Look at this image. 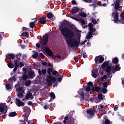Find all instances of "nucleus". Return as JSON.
Instances as JSON below:
<instances>
[{"label":"nucleus","mask_w":124,"mask_h":124,"mask_svg":"<svg viewBox=\"0 0 124 124\" xmlns=\"http://www.w3.org/2000/svg\"><path fill=\"white\" fill-rule=\"evenodd\" d=\"M79 10H80V9H79V8H78V7H74L72 8V11L73 12V13H74V14H76V13H78Z\"/></svg>","instance_id":"25"},{"label":"nucleus","mask_w":124,"mask_h":124,"mask_svg":"<svg viewBox=\"0 0 124 124\" xmlns=\"http://www.w3.org/2000/svg\"><path fill=\"white\" fill-rule=\"evenodd\" d=\"M101 91V88L99 86H93L92 88V91L93 93H94V92H96V93H99Z\"/></svg>","instance_id":"13"},{"label":"nucleus","mask_w":124,"mask_h":124,"mask_svg":"<svg viewBox=\"0 0 124 124\" xmlns=\"http://www.w3.org/2000/svg\"><path fill=\"white\" fill-rule=\"evenodd\" d=\"M87 114L89 115L90 116H94V113H97V112L93 108H90L89 109H87Z\"/></svg>","instance_id":"8"},{"label":"nucleus","mask_w":124,"mask_h":124,"mask_svg":"<svg viewBox=\"0 0 124 124\" xmlns=\"http://www.w3.org/2000/svg\"><path fill=\"white\" fill-rule=\"evenodd\" d=\"M39 55L42 59H45L46 57L43 55V53H40Z\"/></svg>","instance_id":"48"},{"label":"nucleus","mask_w":124,"mask_h":124,"mask_svg":"<svg viewBox=\"0 0 124 124\" xmlns=\"http://www.w3.org/2000/svg\"><path fill=\"white\" fill-rule=\"evenodd\" d=\"M24 89H23V87H18L16 89V91H17V92H24Z\"/></svg>","instance_id":"40"},{"label":"nucleus","mask_w":124,"mask_h":124,"mask_svg":"<svg viewBox=\"0 0 124 124\" xmlns=\"http://www.w3.org/2000/svg\"><path fill=\"white\" fill-rule=\"evenodd\" d=\"M93 37V35H90V34L88 33L87 35L86 36V39L89 40V39H91Z\"/></svg>","instance_id":"44"},{"label":"nucleus","mask_w":124,"mask_h":124,"mask_svg":"<svg viewBox=\"0 0 124 124\" xmlns=\"http://www.w3.org/2000/svg\"><path fill=\"white\" fill-rule=\"evenodd\" d=\"M88 34H90V35H93V33L92 31H91V30H89V31L88 33Z\"/></svg>","instance_id":"55"},{"label":"nucleus","mask_w":124,"mask_h":124,"mask_svg":"<svg viewBox=\"0 0 124 124\" xmlns=\"http://www.w3.org/2000/svg\"><path fill=\"white\" fill-rule=\"evenodd\" d=\"M47 64H48V63H47V62H42L43 65H45V66H46V65H47Z\"/></svg>","instance_id":"64"},{"label":"nucleus","mask_w":124,"mask_h":124,"mask_svg":"<svg viewBox=\"0 0 124 124\" xmlns=\"http://www.w3.org/2000/svg\"><path fill=\"white\" fill-rule=\"evenodd\" d=\"M38 72L39 73V75H40V76H41V75H45V74H46V73H47V70H46V69H43L42 70L39 69L38 70Z\"/></svg>","instance_id":"17"},{"label":"nucleus","mask_w":124,"mask_h":124,"mask_svg":"<svg viewBox=\"0 0 124 124\" xmlns=\"http://www.w3.org/2000/svg\"><path fill=\"white\" fill-rule=\"evenodd\" d=\"M47 17L48 19L50 20H53V18H54V15L51 12L47 14Z\"/></svg>","instance_id":"23"},{"label":"nucleus","mask_w":124,"mask_h":124,"mask_svg":"<svg viewBox=\"0 0 124 124\" xmlns=\"http://www.w3.org/2000/svg\"><path fill=\"white\" fill-rule=\"evenodd\" d=\"M30 27L31 29H33L35 27V23L34 22H31L30 23Z\"/></svg>","instance_id":"32"},{"label":"nucleus","mask_w":124,"mask_h":124,"mask_svg":"<svg viewBox=\"0 0 124 124\" xmlns=\"http://www.w3.org/2000/svg\"><path fill=\"white\" fill-rule=\"evenodd\" d=\"M38 20L39 21H38V23H40L43 25L46 24V17L42 16Z\"/></svg>","instance_id":"16"},{"label":"nucleus","mask_w":124,"mask_h":124,"mask_svg":"<svg viewBox=\"0 0 124 124\" xmlns=\"http://www.w3.org/2000/svg\"><path fill=\"white\" fill-rule=\"evenodd\" d=\"M48 34L46 33V34L43 36V38H41V44L42 45V49L43 51H45L46 53L51 57L52 59L56 60L57 59V56L54 55V53L51 50L50 48L47 47L48 45Z\"/></svg>","instance_id":"2"},{"label":"nucleus","mask_w":124,"mask_h":124,"mask_svg":"<svg viewBox=\"0 0 124 124\" xmlns=\"http://www.w3.org/2000/svg\"><path fill=\"white\" fill-rule=\"evenodd\" d=\"M50 107H49V106H47V105H45L44 107V108L45 110H47L48 109H49Z\"/></svg>","instance_id":"51"},{"label":"nucleus","mask_w":124,"mask_h":124,"mask_svg":"<svg viewBox=\"0 0 124 124\" xmlns=\"http://www.w3.org/2000/svg\"><path fill=\"white\" fill-rule=\"evenodd\" d=\"M96 31V29L95 28H93L91 30V31H93V32H95V31Z\"/></svg>","instance_id":"59"},{"label":"nucleus","mask_w":124,"mask_h":124,"mask_svg":"<svg viewBox=\"0 0 124 124\" xmlns=\"http://www.w3.org/2000/svg\"><path fill=\"white\" fill-rule=\"evenodd\" d=\"M6 59H9V60H14L15 59V55L14 54L9 53L6 55Z\"/></svg>","instance_id":"18"},{"label":"nucleus","mask_w":124,"mask_h":124,"mask_svg":"<svg viewBox=\"0 0 124 124\" xmlns=\"http://www.w3.org/2000/svg\"><path fill=\"white\" fill-rule=\"evenodd\" d=\"M110 65L108 66L106 68V71L107 72V74L108 76H110L113 73H116L117 71H120V66L116 65L115 66L112 64V63H109Z\"/></svg>","instance_id":"3"},{"label":"nucleus","mask_w":124,"mask_h":124,"mask_svg":"<svg viewBox=\"0 0 124 124\" xmlns=\"http://www.w3.org/2000/svg\"><path fill=\"white\" fill-rule=\"evenodd\" d=\"M78 15V16H81V17H87V14L84 13L83 12H82L81 13H79Z\"/></svg>","instance_id":"27"},{"label":"nucleus","mask_w":124,"mask_h":124,"mask_svg":"<svg viewBox=\"0 0 124 124\" xmlns=\"http://www.w3.org/2000/svg\"><path fill=\"white\" fill-rule=\"evenodd\" d=\"M52 75H54V76L57 75V77H59V76H60V74H59V73L58 72V71L55 70V71H53L52 72Z\"/></svg>","instance_id":"37"},{"label":"nucleus","mask_w":124,"mask_h":124,"mask_svg":"<svg viewBox=\"0 0 124 124\" xmlns=\"http://www.w3.org/2000/svg\"><path fill=\"white\" fill-rule=\"evenodd\" d=\"M99 75V74H98V70L97 69L93 70L92 71V77H93V78H97V77H98Z\"/></svg>","instance_id":"12"},{"label":"nucleus","mask_w":124,"mask_h":124,"mask_svg":"<svg viewBox=\"0 0 124 124\" xmlns=\"http://www.w3.org/2000/svg\"><path fill=\"white\" fill-rule=\"evenodd\" d=\"M98 99L101 101L102 99H103V95L102 94H99L98 95Z\"/></svg>","instance_id":"38"},{"label":"nucleus","mask_w":124,"mask_h":124,"mask_svg":"<svg viewBox=\"0 0 124 124\" xmlns=\"http://www.w3.org/2000/svg\"><path fill=\"white\" fill-rule=\"evenodd\" d=\"M28 77L29 79H32L35 77V75L33 70H31L29 72Z\"/></svg>","instance_id":"10"},{"label":"nucleus","mask_w":124,"mask_h":124,"mask_svg":"<svg viewBox=\"0 0 124 124\" xmlns=\"http://www.w3.org/2000/svg\"><path fill=\"white\" fill-rule=\"evenodd\" d=\"M10 84L11 83H9L8 84H6V85H5L6 89L8 91H9V90H11V89H12V87L11 86Z\"/></svg>","instance_id":"29"},{"label":"nucleus","mask_w":124,"mask_h":124,"mask_svg":"<svg viewBox=\"0 0 124 124\" xmlns=\"http://www.w3.org/2000/svg\"><path fill=\"white\" fill-rule=\"evenodd\" d=\"M89 30H91L93 29V23H90L89 25Z\"/></svg>","instance_id":"43"},{"label":"nucleus","mask_w":124,"mask_h":124,"mask_svg":"<svg viewBox=\"0 0 124 124\" xmlns=\"http://www.w3.org/2000/svg\"><path fill=\"white\" fill-rule=\"evenodd\" d=\"M21 35L22 36H26V37H29V36H30V34L28 32L26 31L25 32H23L21 34Z\"/></svg>","instance_id":"31"},{"label":"nucleus","mask_w":124,"mask_h":124,"mask_svg":"<svg viewBox=\"0 0 124 124\" xmlns=\"http://www.w3.org/2000/svg\"><path fill=\"white\" fill-rule=\"evenodd\" d=\"M50 97L53 100L55 99L56 98V96L55 95V93H53V92H51L50 93Z\"/></svg>","instance_id":"36"},{"label":"nucleus","mask_w":124,"mask_h":124,"mask_svg":"<svg viewBox=\"0 0 124 124\" xmlns=\"http://www.w3.org/2000/svg\"><path fill=\"white\" fill-rule=\"evenodd\" d=\"M27 79H28V76L26 74H24L20 79V81L24 82V81H27Z\"/></svg>","instance_id":"22"},{"label":"nucleus","mask_w":124,"mask_h":124,"mask_svg":"<svg viewBox=\"0 0 124 124\" xmlns=\"http://www.w3.org/2000/svg\"><path fill=\"white\" fill-rule=\"evenodd\" d=\"M53 69L52 68H48L47 69V74L49 76H47L46 78V82L48 84V86H52L53 85V82L55 83L57 81L56 78L52 76L51 72H52Z\"/></svg>","instance_id":"4"},{"label":"nucleus","mask_w":124,"mask_h":124,"mask_svg":"<svg viewBox=\"0 0 124 124\" xmlns=\"http://www.w3.org/2000/svg\"><path fill=\"white\" fill-rule=\"evenodd\" d=\"M31 80H28V81H27L26 82V83H25V86H26V87H29V86L31 85Z\"/></svg>","instance_id":"39"},{"label":"nucleus","mask_w":124,"mask_h":124,"mask_svg":"<svg viewBox=\"0 0 124 124\" xmlns=\"http://www.w3.org/2000/svg\"><path fill=\"white\" fill-rule=\"evenodd\" d=\"M16 105L18 107H21V106H25V103L21 101L20 99L16 98Z\"/></svg>","instance_id":"14"},{"label":"nucleus","mask_w":124,"mask_h":124,"mask_svg":"<svg viewBox=\"0 0 124 124\" xmlns=\"http://www.w3.org/2000/svg\"><path fill=\"white\" fill-rule=\"evenodd\" d=\"M16 77H17V75H15L9 78L8 82L9 84H13V82H16Z\"/></svg>","instance_id":"15"},{"label":"nucleus","mask_w":124,"mask_h":124,"mask_svg":"<svg viewBox=\"0 0 124 124\" xmlns=\"http://www.w3.org/2000/svg\"><path fill=\"white\" fill-rule=\"evenodd\" d=\"M115 3V9L116 10H118L119 8H120V4H118V3Z\"/></svg>","instance_id":"41"},{"label":"nucleus","mask_w":124,"mask_h":124,"mask_svg":"<svg viewBox=\"0 0 124 124\" xmlns=\"http://www.w3.org/2000/svg\"><path fill=\"white\" fill-rule=\"evenodd\" d=\"M28 105H29L30 106H32V101H29Z\"/></svg>","instance_id":"57"},{"label":"nucleus","mask_w":124,"mask_h":124,"mask_svg":"<svg viewBox=\"0 0 124 124\" xmlns=\"http://www.w3.org/2000/svg\"><path fill=\"white\" fill-rule=\"evenodd\" d=\"M87 53H83V57L84 58V59H86V58H87Z\"/></svg>","instance_id":"60"},{"label":"nucleus","mask_w":124,"mask_h":124,"mask_svg":"<svg viewBox=\"0 0 124 124\" xmlns=\"http://www.w3.org/2000/svg\"><path fill=\"white\" fill-rule=\"evenodd\" d=\"M78 94H80L79 96L81 100H84L85 99V93L83 92V89H80L79 91L78 92Z\"/></svg>","instance_id":"11"},{"label":"nucleus","mask_w":124,"mask_h":124,"mask_svg":"<svg viewBox=\"0 0 124 124\" xmlns=\"http://www.w3.org/2000/svg\"><path fill=\"white\" fill-rule=\"evenodd\" d=\"M8 108H7V107L4 104L1 103L0 104V116L3 118V117H6V113H7V111Z\"/></svg>","instance_id":"6"},{"label":"nucleus","mask_w":124,"mask_h":124,"mask_svg":"<svg viewBox=\"0 0 124 124\" xmlns=\"http://www.w3.org/2000/svg\"><path fill=\"white\" fill-rule=\"evenodd\" d=\"M17 96L19 98H23L24 93L22 92H19L17 93Z\"/></svg>","instance_id":"30"},{"label":"nucleus","mask_w":124,"mask_h":124,"mask_svg":"<svg viewBox=\"0 0 124 124\" xmlns=\"http://www.w3.org/2000/svg\"><path fill=\"white\" fill-rule=\"evenodd\" d=\"M101 92L102 93H107V92H108V90H107V89H106L105 88H103L101 89Z\"/></svg>","instance_id":"42"},{"label":"nucleus","mask_w":124,"mask_h":124,"mask_svg":"<svg viewBox=\"0 0 124 124\" xmlns=\"http://www.w3.org/2000/svg\"><path fill=\"white\" fill-rule=\"evenodd\" d=\"M8 116L10 118H11L12 117H15V116H17V113H16V112H15V111L10 112Z\"/></svg>","instance_id":"26"},{"label":"nucleus","mask_w":124,"mask_h":124,"mask_svg":"<svg viewBox=\"0 0 124 124\" xmlns=\"http://www.w3.org/2000/svg\"><path fill=\"white\" fill-rule=\"evenodd\" d=\"M102 124H112V122H110L109 119H106L104 123H103Z\"/></svg>","instance_id":"33"},{"label":"nucleus","mask_w":124,"mask_h":124,"mask_svg":"<svg viewBox=\"0 0 124 124\" xmlns=\"http://www.w3.org/2000/svg\"><path fill=\"white\" fill-rule=\"evenodd\" d=\"M64 24H65V25H69V24H70V22H68L67 21H65V22H64Z\"/></svg>","instance_id":"62"},{"label":"nucleus","mask_w":124,"mask_h":124,"mask_svg":"<svg viewBox=\"0 0 124 124\" xmlns=\"http://www.w3.org/2000/svg\"><path fill=\"white\" fill-rule=\"evenodd\" d=\"M116 1L114 2V3H118L120 4L121 0H115Z\"/></svg>","instance_id":"58"},{"label":"nucleus","mask_w":124,"mask_h":124,"mask_svg":"<svg viewBox=\"0 0 124 124\" xmlns=\"http://www.w3.org/2000/svg\"><path fill=\"white\" fill-rule=\"evenodd\" d=\"M110 62H111V61H108L107 62H105L101 66L102 68H103V69H104L106 67H107V66H110V65H109Z\"/></svg>","instance_id":"19"},{"label":"nucleus","mask_w":124,"mask_h":124,"mask_svg":"<svg viewBox=\"0 0 124 124\" xmlns=\"http://www.w3.org/2000/svg\"><path fill=\"white\" fill-rule=\"evenodd\" d=\"M86 90L87 91V92H90V91H91V87L89 86H86Z\"/></svg>","instance_id":"47"},{"label":"nucleus","mask_w":124,"mask_h":124,"mask_svg":"<svg viewBox=\"0 0 124 124\" xmlns=\"http://www.w3.org/2000/svg\"><path fill=\"white\" fill-rule=\"evenodd\" d=\"M103 86L104 88H106L108 87V85L107 84V82H105L104 83H103Z\"/></svg>","instance_id":"46"},{"label":"nucleus","mask_w":124,"mask_h":124,"mask_svg":"<svg viewBox=\"0 0 124 124\" xmlns=\"http://www.w3.org/2000/svg\"><path fill=\"white\" fill-rule=\"evenodd\" d=\"M19 62V61H18V60H14V63L15 65L16 64H18V62Z\"/></svg>","instance_id":"56"},{"label":"nucleus","mask_w":124,"mask_h":124,"mask_svg":"<svg viewBox=\"0 0 124 124\" xmlns=\"http://www.w3.org/2000/svg\"><path fill=\"white\" fill-rule=\"evenodd\" d=\"M10 61L8 63L7 65L9 68H13L14 67V65Z\"/></svg>","instance_id":"28"},{"label":"nucleus","mask_w":124,"mask_h":124,"mask_svg":"<svg viewBox=\"0 0 124 124\" xmlns=\"http://www.w3.org/2000/svg\"><path fill=\"white\" fill-rule=\"evenodd\" d=\"M36 46L37 48H40V43H37L36 44Z\"/></svg>","instance_id":"63"},{"label":"nucleus","mask_w":124,"mask_h":124,"mask_svg":"<svg viewBox=\"0 0 124 124\" xmlns=\"http://www.w3.org/2000/svg\"><path fill=\"white\" fill-rule=\"evenodd\" d=\"M72 4H74L75 5H76V4H77V2H76V1L75 0H72Z\"/></svg>","instance_id":"52"},{"label":"nucleus","mask_w":124,"mask_h":124,"mask_svg":"<svg viewBox=\"0 0 124 124\" xmlns=\"http://www.w3.org/2000/svg\"><path fill=\"white\" fill-rule=\"evenodd\" d=\"M59 29L62 35L66 38L65 40L69 47H71V46L78 47L79 46L78 41L76 40L75 38H73L75 36V34L72 30L66 27L63 28V25L62 24L59 27Z\"/></svg>","instance_id":"1"},{"label":"nucleus","mask_w":124,"mask_h":124,"mask_svg":"<svg viewBox=\"0 0 124 124\" xmlns=\"http://www.w3.org/2000/svg\"><path fill=\"white\" fill-rule=\"evenodd\" d=\"M25 98H26V99H30V98H31V99H33L32 94L31 93H27L25 95Z\"/></svg>","instance_id":"20"},{"label":"nucleus","mask_w":124,"mask_h":124,"mask_svg":"<svg viewBox=\"0 0 124 124\" xmlns=\"http://www.w3.org/2000/svg\"><path fill=\"white\" fill-rule=\"evenodd\" d=\"M72 18L73 19V20H75L76 21H78V20H79V19H78V18L74 17V16H72Z\"/></svg>","instance_id":"61"},{"label":"nucleus","mask_w":124,"mask_h":124,"mask_svg":"<svg viewBox=\"0 0 124 124\" xmlns=\"http://www.w3.org/2000/svg\"><path fill=\"white\" fill-rule=\"evenodd\" d=\"M95 61L96 63H102L104 62V58L102 56H97L95 58Z\"/></svg>","instance_id":"9"},{"label":"nucleus","mask_w":124,"mask_h":124,"mask_svg":"<svg viewBox=\"0 0 124 124\" xmlns=\"http://www.w3.org/2000/svg\"><path fill=\"white\" fill-rule=\"evenodd\" d=\"M66 121H67V124H74V121H75V119L73 118V116H66L64 118V120L63 122L64 124H66Z\"/></svg>","instance_id":"7"},{"label":"nucleus","mask_w":124,"mask_h":124,"mask_svg":"<svg viewBox=\"0 0 124 124\" xmlns=\"http://www.w3.org/2000/svg\"><path fill=\"white\" fill-rule=\"evenodd\" d=\"M119 116L120 117V118H121L122 121L123 122H124V116H122V115L118 114Z\"/></svg>","instance_id":"53"},{"label":"nucleus","mask_w":124,"mask_h":124,"mask_svg":"<svg viewBox=\"0 0 124 124\" xmlns=\"http://www.w3.org/2000/svg\"><path fill=\"white\" fill-rule=\"evenodd\" d=\"M78 21H80V23L82 26H84V25H86V21L83 20L82 18H79Z\"/></svg>","instance_id":"35"},{"label":"nucleus","mask_w":124,"mask_h":124,"mask_svg":"<svg viewBox=\"0 0 124 124\" xmlns=\"http://www.w3.org/2000/svg\"><path fill=\"white\" fill-rule=\"evenodd\" d=\"M92 22L94 25H95V24H97V21H96V20H95V19L93 18Z\"/></svg>","instance_id":"45"},{"label":"nucleus","mask_w":124,"mask_h":124,"mask_svg":"<svg viewBox=\"0 0 124 124\" xmlns=\"http://www.w3.org/2000/svg\"><path fill=\"white\" fill-rule=\"evenodd\" d=\"M118 62H119V59L118 58L115 57L112 60L111 64H117Z\"/></svg>","instance_id":"24"},{"label":"nucleus","mask_w":124,"mask_h":124,"mask_svg":"<svg viewBox=\"0 0 124 124\" xmlns=\"http://www.w3.org/2000/svg\"><path fill=\"white\" fill-rule=\"evenodd\" d=\"M32 52L33 53V54L32 55V58H33V59H37V57H38V52L35 50H33Z\"/></svg>","instance_id":"21"},{"label":"nucleus","mask_w":124,"mask_h":124,"mask_svg":"<svg viewBox=\"0 0 124 124\" xmlns=\"http://www.w3.org/2000/svg\"><path fill=\"white\" fill-rule=\"evenodd\" d=\"M63 78V76L61 75L59 76V77L57 78V81L58 82H62V78Z\"/></svg>","instance_id":"34"},{"label":"nucleus","mask_w":124,"mask_h":124,"mask_svg":"<svg viewBox=\"0 0 124 124\" xmlns=\"http://www.w3.org/2000/svg\"><path fill=\"white\" fill-rule=\"evenodd\" d=\"M28 31L29 28H26V27H23L22 28V31Z\"/></svg>","instance_id":"50"},{"label":"nucleus","mask_w":124,"mask_h":124,"mask_svg":"<svg viewBox=\"0 0 124 124\" xmlns=\"http://www.w3.org/2000/svg\"><path fill=\"white\" fill-rule=\"evenodd\" d=\"M88 86H92L93 87V82H92L91 81H90L87 84Z\"/></svg>","instance_id":"49"},{"label":"nucleus","mask_w":124,"mask_h":124,"mask_svg":"<svg viewBox=\"0 0 124 124\" xmlns=\"http://www.w3.org/2000/svg\"><path fill=\"white\" fill-rule=\"evenodd\" d=\"M112 15H114L113 17L114 23L118 24L119 22L120 24H124V16L121 15V18L119 20V13H118V11H115L114 13H112Z\"/></svg>","instance_id":"5"},{"label":"nucleus","mask_w":124,"mask_h":124,"mask_svg":"<svg viewBox=\"0 0 124 124\" xmlns=\"http://www.w3.org/2000/svg\"><path fill=\"white\" fill-rule=\"evenodd\" d=\"M119 108V107L118 106L116 105L114 107V111H117L118 110V108Z\"/></svg>","instance_id":"54"}]
</instances>
